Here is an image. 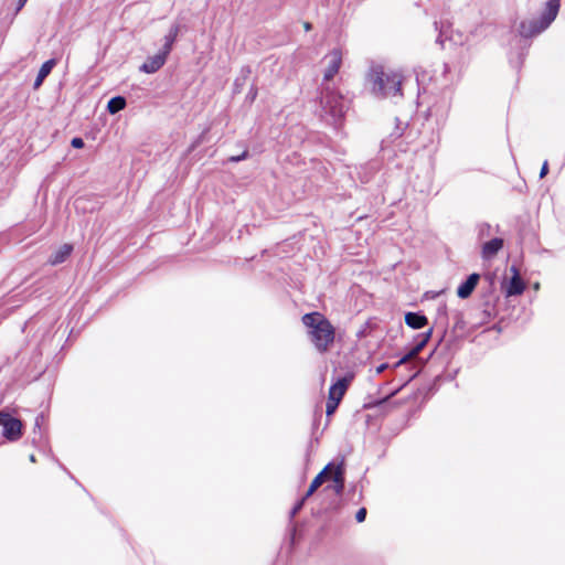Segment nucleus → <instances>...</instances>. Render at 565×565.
I'll list each match as a JSON object with an SVG mask.
<instances>
[{
  "instance_id": "obj_27",
  "label": "nucleus",
  "mask_w": 565,
  "mask_h": 565,
  "mask_svg": "<svg viewBox=\"0 0 565 565\" xmlns=\"http://www.w3.org/2000/svg\"><path fill=\"white\" fill-rule=\"evenodd\" d=\"M9 416L8 413H4V412H1L0 411V425H3L6 418Z\"/></svg>"
},
{
  "instance_id": "obj_4",
  "label": "nucleus",
  "mask_w": 565,
  "mask_h": 565,
  "mask_svg": "<svg viewBox=\"0 0 565 565\" xmlns=\"http://www.w3.org/2000/svg\"><path fill=\"white\" fill-rule=\"evenodd\" d=\"M352 380L353 375L349 374L339 379L333 385H331L326 406L327 416L334 414Z\"/></svg>"
},
{
  "instance_id": "obj_29",
  "label": "nucleus",
  "mask_w": 565,
  "mask_h": 565,
  "mask_svg": "<svg viewBox=\"0 0 565 565\" xmlns=\"http://www.w3.org/2000/svg\"><path fill=\"white\" fill-rule=\"evenodd\" d=\"M305 30H306V31L311 30V24H310L309 22H306V23H305Z\"/></svg>"
},
{
  "instance_id": "obj_8",
  "label": "nucleus",
  "mask_w": 565,
  "mask_h": 565,
  "mask_svg": "<svg viewBox=\"0 0 565 565\" xmlns=\"http://www.w3.org/2000/svg\"><path fill=\"white\" fill-rule=\"evenodd\" d=\"M168 54H166L163 51H160L158 54L149 57L141 66L140 71L147 74L156 73L158 70H160L166 61H167Z\"/></svg>"
},
{
  "instance_id": "obj_13",
  "label": "nucleus",
  "mask_w": 565,
  "mask_h": 565,
  "mask_svg": "<svg viewBox=\"0 0 565 565\" xmlns=\"http://www.w3.org/2000/svg\"><path fill=\"white\" fill-rule=\"evenodd\" d=\"M480 279L479 274H471L465 282H462L458 289L457 295L461 299L468 298L472 291L475 290L476 286L478 285Z\"/></svg>"
},
{
  "instance_id": "obj_6",
  "label": "nucleus",
  "mask_w": 565,
  "mask_h": 565,
  "mask_svg": "<svg viewBox=\"0 0 565 565\" xmlns=\"http://www.w3.org/2000/svg\"><path fill=\"white\" fill-rule=\"evenodd\" d=\"M3 436L10 440L15 441L22 436V423L18 418H13L10 415L3 423Z\"/></svg>"
},
{
  "instance_id": "obj_17",
  "label": "nucleus",
  "mask_w": 565,
  "mask_h": 565,
  "mask_svg": "<svg viewBox=\"0 0 565 565\" xmlns=\"http://www.w3.org/2000/svg\"><path fill=\"white\" fill-rule=\"evenodd\" d=\"M405 322L408 327L413 329H422L428 323V320L423 315L416 312H408L405 316Z\"/></svg>"
},
{
  "instance_id": "obj_26",
  "label": "nucleus",
  "mask_w": 565,
  "mask_h": 565,
  "mask_svg": "<svg viewBox=\"0 0 565 565\" xmlns=\"http://www.w3.org/2000/svg\"><path fill=\"white\" fill-rule=\"evenodd\" d=\"M387 366H388V365H387L386 363H383V364L379 365V366L376 367V370H375V373H376V374H381L382 372H384V371L387 369Z\"/></svg>"
},
{
  "instance_id": "obj_30",
  "label": "nucleus",
  "mask_w": 565,
  "mask_h": 565,
  "mask_svg": "<svg viewBox=\"0 0 565 565\" xmlns=\"http://www.w3.org/2000/svg\"><path fill=\"white\" fill-rule=\"evenodd\" d=\"M405 361H406V358L402 359L401 361H398V362L396 363V365H395V366H399V365H401L402 363H404Z\"/></svg>"
},
{
  "instance_id": "obj_11",
  "label": "nucleus",
  "mask_w": 565,
  "mask_h": 565,
  "mask_svg": "<svg viewBox=\"0 0 565 565\" xmlns=\"http://www.w3.org/2000/svg\"><path fill=\"white\" fill-rule=\"evenodd\" d=\"M334 463H328L322 471H320L316 478L312 480L309 489L306 492V498L311 497L315 491L326 481L329 480L330 475L332 472Z\"/></svg>"
},
{
  "instance_id": "obj_28",
  "label": "nucleus",
  "mask_w": 565,
  "mask_h": 565,
  "mask_svg": "<svg viewBox=\"0 0 565 565\" xmlns=\"http://www.w3.org/2000/svg\"><path fill=\"white\" fill-rule=\"evenodd\" d=\"M28 0H19V3H18V10H21L22 7L26 3Z\"/></svg>"
},
{
  "instance_id": "obj_20",
  "label": "nucleus",
  "mask_w": 565,
  "mask_h": 565,
  "mask_svg": "<svg viewBox=\"0 0 565 565\" xmlns=\"http://www.w3.org/2000/svg\"><path fill=\"white\" fill-rule=\"evenodd\" d=\"M431 333H433V331L428 330L425 334H423V339L420 340V342H418L416 348L413 350L412 355H416L417 353L420 352V350L425 347V344L429 340Z\"/></svg>"
},
{
  "instance_id": "obj_19",
  "label": "nucleus",
  "mask_w": 565,
  "mask_h": 565,
  "mask_svg": "<svg viewBox=\"0 0 565 565\" xmlns=\"http://www.w3.org/2000/svg\"><path fill=\"white\" fill-rule=\"evenodd\" d=\"M126 107V99L121 96L113 97L107 104V110L110 114H116Z\"/></svg>"
},
{
  "instance_id": "obj_10",
  "label": "nucleus",
  "mask_w": 565,
  "mask_h": 565,
  "mask_svg": "<svg viewBox=\"0 0 565 565\" xmlns=\"http://www.w3.org/2000/svg\"><path fill=\"white\" fill-rule=\"evenodd\" d=\"M559 0H548L546 2L544 12L540 18V22L543 24V26L547 29L548 25L555 20L559 10Z\"/></svg>"
},
{
  "instance_id": "obj_9",
  "label": "nucleus",
  "mask_w": 565,
  "mask_h": 565,
  "mask_svg": "<svg viewBox=\"0 0 565 565\" xmlns=\"http://www.w3.org/2000/svg\"><path fill=\"white\" fill-rule=\"evenodd\" d=\"M329 480L332 481L331 488L337 494H341L344 489V467L343 462L334 465Z\"/></svg>"
},
{
  "instance_id": "obj_14",
  "label": "nucleus",
  "mask_w": 565,
  "mask_h": 565,
  "mask_svg": "<svg viewBox=\"0 0 565 565\" xmlns=\"http://www.w3.org/2000/svg\"><path fill=\"white\" fill-rule=\"evenodd\" d=\"M73 250V246L71 244H63L60 246L49 258V264L52 266H56L58 264L64 263L67 257L71 255Z\"/></svg>"
},
{
  "instance_id": "obj_15",
  "label": "nucleus",
  "mask_w": 565,
  "mask_h": 565,
  "mask_svg": "<svg viewBox=\"0 0 565 565\" xmlns=\"http://www.w3.org/2000/svg\"><path fill=\"white\" fill-rule=\"evenodd\" d=\"M503 239L502 238H493L482 246V257L484 259H490L495 256V254L502 248Z\"/></svg>"
},
{
  "instance_id": "obj_33",
  "label": "nucleus",
  "mask_w": 565,
  "mask_h": 565,
  "mask_svg": "<svg viewBox=\"0 0 565 565\" xmlns=\"http://www.w3.org/2000/svg\"><path fill=\"white\" fill-rule=\"evenodd\" d=\"M252 99L256 97V92L254 94H250Z\"/></svg>"
},
{
  "instance_id": "obj_32",
  "label": "nucleus",
  "mask_w": 565,
  "mask_h": 565,
  "mask_svg": "<svg viewBox=\"0 0 565 565\" xmlns=\"http://www.w3.org/2000/svg\"><path fill=\"white\" fill-rule=\"evenodd\" d=\"M252 99L256 97V92L254 94H250Z\"/></svg>"
},
{
  "instance_id": "obj_31",
  "label": "nucleus",
  "mask_w": 565,
  "mask_h": 565,
  "mask_svg": "<svg viewBox=\"0 0 565 565\" xmlns=\"http://www.w3.org/2000/svg\"><path fill=\"white\" fill-rule=\"evenodd\" d=\"M30 460H31L32 462H35L34 455H31V456H30Z\"/></svg>"
},
{
  "instance_id": "obj_1",
  "label": "nucleus",
  "mask_w": 565,
  "mask_h": 565,
  "mask_svg": "<svg viewBox=\"0 0 565 565\" xmlns=\"http://www.w3.org/2000/svg\"><path fill=\"white\" fill-rule=\"evenodd\" d=\"M301 321L307 328L308 337L315 348L327 352L334 341L335 330L331 322L320 312H310L302 316Z\"/></svg>"
},
{
  "instance_id": "obj_24",
  "label": "nucleus",
  "mask_w": 565,
  "mask_h": 565,
  "mask_svg": "<svg viewBox=\"0 0 565 565\" xmlns=\"http://www.w3.org/2000/svg\"><path fill=\"white\" fill-rule=\"evenodd\" d=\"M247 156H248L247 151H244V152H243L242 154H239V156L231 157V158H230V161H232V162H238V161H241V160L246 159V158H247Z\"/></svg>"
},
{
  "instance_id": "obj_18",
  "label": "nucleus",
  "mask_w": 565,
  "mask_h": 565,
  "mask_svg": "<svg viewBox=\"0 0 565 565\" xmlns=\"http://www.w3.org/2000/svg\"><path fill=\"white\" fill-rule=\"evenodd\" d=\"M179 25L178 24H173L168 34H166L164 36V44H163V49L162 51L169 55L170 51L172 50V46H173V43L175 42L177 40V36L179 34Z\"/></svg>"
},
{
  "instance_id": "obj_23",
  "label": "nucleus",
  "mask_w": 565,
  "mask_h": 565,
  "mask_svg": "<svg viewBox=\"0 0 565 565\" xmlns=\"http://www.w3.org/2000/svg\"><path fill=\"white\" fill-rule=\"evenodd\" d=\"M306 495L294 507L292 511H291V516H295L302 508L303 503H305V500H306Z\"/></svg>"
},
{
  "instance_id": "obj_16",
  "label": "nucleus",
  "mask_w": 565,
  "mask_h": 565,
  "mask_svg": "<svg viewBox=\"0 0 565 565\" xmlns=\"http://www.w3.org/2000/svg\"><path fill=\"white\" fill-rule=\"evenodd\" d=\"M55 65H56V60H54V58H51L42 64L39 73H38V76L35 78V82H34L35 89H38L42 85L43 81L49 76V74L51 73V71L53 70V67Z\"/></svg>"
},
{
  "instance_id": "obj_25",
  "label": "nucleus",
  "mask_w": 565,
  "mask_h": 565,
  "mask_svg": "<svg viewBox=\"0 0 565 565\" xmlns=\"http://www.w3.org/2000/svg\"><path fill=\"white\" fill-rule=\"evenodd\" d=\"M547 171H548V164H547V161H544V163L541 168L540 178H544L547 174Z\"/></svg>"
},
{
  "instance_id": "obj_22",
  "label": "nucleus",
  "mask_w": 565,
  "mask_h": 565,
  "mask_svg": "<svg viewBox=\"0 0 565 565\" xmlns=\"http://www.w3.org/2000/svg\"><path fill=\"white\" fill-rule=\"evenodd\" d=\"M71 145L76 149H81L84 147V141L82 138L75 137L72 139Z\"/></svg>"
},
{
  "instance_id": "obj_12",
  "label": "nucleus",
  "mask_w": 565,
  "mask_h": 565,
  "mask_svg": "<svg viewBox=\"0 0 565 565\" xmlns=\"http://www.w3.org/2000/svg\"><path fill=\"white\" fill-rule=\"evenodd\" d=\"M513 276L511 277L508 286H507V295L508 296H516L521 295L524 291V282L520 277V274L515 267L511 268Z\"/></svg>"
},
{
  "instance_id": "obj_5",
  "label": "nucleus",
  "mask_w": 565,
  "mask_h": 565,
  "mask_svg": "<svg viewBox=\"0 0 565 565\" xmlns=\"http://www.w3.org/2000/svg\"><path fill=\"white\" fill-rule=\"evenodd\" d=\"M343 54L340 49H333L322 58L324 65L323 68V81H331L339 72L342 65Z\"/></svg>"
},
{
  "instance_id": "obj_21",
  "label": "nucleus",
  "mask_w": 565,
  "mask_h": 565,
  "mask_svg": "<svg viewBox=\"0 0 565 565\" xmlns=\"http://www.w3.org/2000/svg\"><path fill=\"white\" fill-rule=\"evenodd\" d=\"M366 518V509L365 508H361L356 514H355V519L359 523L363 522Z\"/></svg>"
},
{
  "instance_id": "obj_7",
  "label": "nucleus",
  "mask_w": 565,
  "mask_h": 565,
  "mask_svg": "<svg viewBox=\"0 0 565 565\" xmlns=\"http://www.w3.org/2000/svg\"><path fill=\"white\" fill-rule=\"evenodd\" d=\"M546 28L540 22V19H531L521 22L519 33L524 38H531L540 34Z\"/></svg>"
},
{
  "instance_id": "obj_2",
  "label": "nucleus",
  "mask_w": 565,
  "mask_h": 565,
  "mask_svg": "<svg viewBox=\"0 0 565 565\" xmlns=\"http://www.w3.org/2000/svg\"><path fill=\"white\" fill-rule=\"evenodd\" d=\"M366 81L375 95L393 96L401 93L403 75L399 72H386L383 66H372L366 75Z\"/></svg>"
},
{
  "instance_id": "obj_3",
  "label": "nucleus",
  "mask_w": 565,
  "mask_h": 565,
  "mask_svg": "<svg viewBox=\"0 0 565 565\" xmlns=\"http://www.w3.org/2000/svg\"><path fill=\"white\" fill-rule=\"evenodd\" d=\"M349 106L343 96L330 86L321 90L320 96V117L327 122L337 126L343 119Z\"/></svg>"
}]
</instances>
